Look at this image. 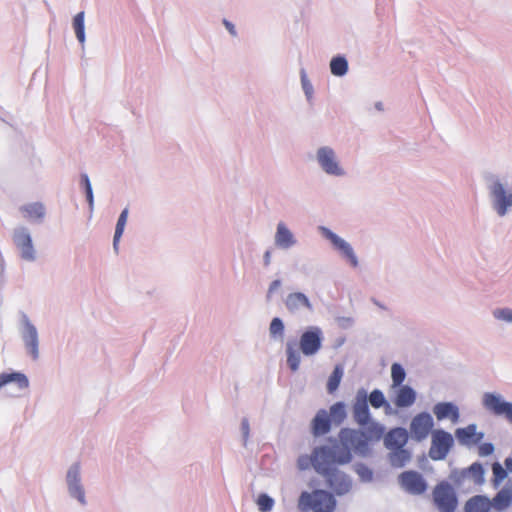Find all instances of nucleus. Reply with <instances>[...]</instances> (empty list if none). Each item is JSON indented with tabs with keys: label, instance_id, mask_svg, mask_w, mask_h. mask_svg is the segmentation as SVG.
Returning a JSON list of instances; mask_svg holds the SVG:
<instances>
[{
	"label": "nucleus",
	"instance_id": "1",
	"mask_svg": "<svg viewBox=\"0 0 512 512\" xmlns=\"http://www.w3.org/2000/svg\"><path fill=\"white\" fill-rule=\"evenodd\" d=\"M351 459V452L338 444L320 446L315 454L316 472L325 477L328 486L338 495L347 493L352 482L346 474L337 469V465L349 463Z\"/></svg>",
	"mask_w": 512,
	"mask_h": 512
},
{
	"label": "nucleus",
	"instance_id": "2",
	"mask_svg": "<svg viewBox=\"0 0 512 512\" xmlns=\"http://www.w3.org/2000/svg\"><path fill=\"white\" fill-rule=\"evenodd\" d=\"M352 412L354 421L361 427H365L370 438L379 440L384 435V427L371 421L370 410L367 402V391L361 388L357 391Z\"/></svg>",
	"mask_w": 512,
	"mask_h": 512
},
{
	"label": "nucleus",
	"instance_id": "3",
	"mask_svg": "<svg viewBox=\"0 0 512 512\" xmlns=\"http://www.w3.org/2000/svg\"><path fill=\"white\" fill-rule=\"evenodd\" d=\"M299 506L308 507L314 512H334L336 500L325 490H314L312 493L303 492L299 499Z\"/></svg>",
	"mask_w": 512,
	"mask_h": 512
},
{
	"label": "nucleus",
	"instance_id": "4",
	"mask_svg": "<svg viewBox=\"0 0 512 512\" xmlns=\"http://www.w3.org/2000/svg\"><path fill=\"white\" fill-rule=\"evenodd\" d=\"M482 405L492 415L504 417L512 424V403L505 401L500 394L493 392L484 393Z\"/></svg>",
	"mask_w": 512,
	"mask_h": 512
},
{
	"label": "nucleus",
	"instance_id": "5",
	"mask_svg": "<svg viewBox=\"0 0 512 512\" xmlns=\"http://www.w3.org/2000/svg\"><path fill=\"white\" fill-rule=\"evenodd\" d=\"M339 438L342 442V448H347L349 451V447L353 448L355 452L365 455L369 451L368 441L370 438L369 434L363 431L343 428L339 432Z\"/></svg>",
	"mask_w": 512,
	"mask_h": 512
},
{
	"label": "nucleus",
	"instance_id": "6",
	"mask_svg": "<svg viewBox=\"0 0 512 512\" xmlns=\"http://www.w3.org/2000/svg\"><path fill=\"white\" fill-rule=\"evenodd\" d=\"M433 500L440 512H454L458 504L456 493L447 482H441L435 486Z\"/></svg>",
	"mask_w": 512,
	"mask_h": 512
},
{
	"label": "nucleus",
	"instance_id": "7",
	"mask_svg": "<svg viewBox=\"0 0 512 512\" xmlns=\"http://www.w3.org/2000/svg\"><path fill=\"white\" fill-rule=\"evenodd\" d=\"M453 444L454 440L449 432L442 429L434 430L432 432L429 457L436 461L445 459Z\"/></svg>",
	"mask_w": 512,
	"mask_h": 512
},
{
	"label": "nucleus",
	"instance_id": "8",
	"mask_svg": "<svg viewBox=\"0 0 512 512\" xmlns=\"http://www.w3.org/2000/svg\"><path fill=\"white\" fill-rule=\"evenodd\" d=\"M434 426L432 416L427 412H421L415 415L410 423L411 437L421 442L425 440L429 434H432Z\"/></svg>",
	"mask_w": 512,
	"mask_h": 512
},
{
	"label": "nucleus",
	"instance_id": "9",
	"mask_svg": "<svg viewBox=\"0 0 512 512\" xmlns=\"http://www.w3.org/2000/svg\"><path fill=\"white\" fill-rule=\"evenodd\" d=\"M322 345V331L319 327H311L300 337V349L306 356L316 354Z\"/></svg>",
	"mask_w": 512,
	"mask_h": 512
},
{
	"label": "nucleus",
	"instance_id": "10",
	"mask_svg": "<svg viewBox=\"0 0 512 512\" xmlns=\"http://www.w3.org/2000/svg\"><path fill=\"white\" fill-rule=\"evenodd\" d=\"M401 487L410 494H422L427 489V484L422 475L416 471H405L399 475Z\"/></svg>",
	"mask_w": 512,
	"mask_h": 512
},
{
	"label": "nucleus",
	"instance_id": "11",
	"mask_svg": "<svg viewBox=\"0 0 512 512\" xmlns=\"http://www.w3.org/2000/svg\"><path fill=\"white\" fill-rule=\"evenodd\" d=\"M318 161L323 170L328 174L341 175L342 170L339 167L334 151L329 147H322L317 152Z\"/></svg>",
	"mask_w": 512,
	"mask_h": 512
},
{
	"label": "nucleus",
	"instance_id": "12",
	"mask_svg": "<svg viewBox=\"0 0 512 512\" xmlns=\"http://www.w3.org/2000/svg\"><path fill=\"white\" fill-rule=\"evenodd\" d=\"M324 234L326 238L331 241L334 247L350 262V264L353 267H357L358 260L350 244L328 229H324Z\"/></svg>",
	"mask_w": 512,
	"mask_h": 512
},
{
	"label": "nucleus",
	"instance_id": "13",
	"mask_svg": "<svg viewBox=\"0 0 512 512\" xmlns=\"http://www.w3.org/2000/svg\"><path fill=\"white\" fill-rule=\"evenodd\" d=\"M492 196L495 198V209L500 216H504L508 207L512 206V192L506 194L501 183L497 182L492 186Z\"/></svg>",
	"mask_w": 512,
	"mask_h": 512
},
{
	"label": "nucleus",
	"instance_id": "14",
	"mask_svg": "<svg viewBox=\"0 0 512 512\" xmlns=\"http://www.w3.org/2000/svg\"><path fill=\"white\" fill-rule=\"evenodd\" d=\"M13 240L16 246L21 250L24 259L32 260L34 258L32 240L26 229H16L13 234Z\"/></svg>",
	"mask_w": 512,
	"mask_h": 512
},
{
	"label": "nucleus",
	"instance_id": "15",
	"mask_svg": "<svg viewBox=\"0 0 512 512\" xmlns=\"http://www.w3.org/2000/svg\"><path fill=\"white\" fill-rule=\"evenodd\" d=\"M433 413L438 421L449 419L452 423H457L460 418L459 408L451 402H439L434 405Z\"/></svg>",
	"mask_w": 512,
	"mask_h": 512
},
{
	"label": "nucleus",
	"instance_id": "16",
	"mask_svg": "<svg viewBox=\"0 0 512 512\" xmlns=\"http://www.w3.org/2000/svg\"><path fill=\"white\" fill-rule=\"evenodd\" d=\"M408 441V432L405 428L391 429L384 438L385 446L389 449L403 448Z\"/></svg>",
	"mask_w": 512,
	"mask_h": 512
},
{
	"label": "nucleus",
	"instance_id": "17",
	"mask_svg": "<svg viewBox=\"0 0 512 512\" xmlns=\"http://www.w3.org/2000/svg\"><path fill=\"white\" fill-rule=\"evenodd\" d=\"M80 468L79 465L76 464L70 468L67 473V482L69 485V491L71 495L77 498L81 503H84V491L80 486V478H79Z\"/></svg>",
	"mask_w": 512,
	"mask_h": 512
},
{
	"label": "nucleus",
	"instance_id": "18",
	"mask_svg": "<svg viewBox=\"0 0 512 512\" xmlns=\"http://www.w3.org/2000/svg\"><path fill=\"white\" fill-rule=\"evenodd\" d=\"M285 306L291 313H295L302 308L312 310V304L308 297L301 292H293L288 294L285 299Z\"/></svg>",
	"mask_w": 512,
	"mask_h": 512
},
{
	"label": "nucleus",
	"instance_id": "19",
	"mask_svg": "<svg viewBox=\"0 0 512 512\" xmlns=\"http://www.w3.org/2000/svg\"><path fill=\"white\" fill-rule=\"evenodd\" d=\"M416 398V392L412 387L408 385L400 386L394 397V404L398 408H407L415 403Z\"/></svg>",
	"mask_w": 512,
	"mask_h": 512
},
{
	"label": "nucleus",
	"instance_id": "20",
	"mask_svg": "<svg viewBox=\"0 0 512 512\" xmlns=\"http://www.w3.org/2000/svg\"><path fill=\"white\" fill-rule=\"evenodd\" d=\"M455 436L461 444H477L483 438L482 433H477L476 425L470 424L464 428H458L455 431Z\"/></svg>",
	"mask_w": 512,
	"mask_h": 512
},
{
	"label": "nucleus",
	"instance_id": "21",
	"mask_svg": "<svg viewBox=\"0 0 512 512\" xmlns=\"http://www.w3.org/2000/svg\"><path fill=\"white\" fill-rule=\"evenodd\" d=\"M331 420L326 410L322 409L317 412L312 421V433L315 436L325 435L330 431Z\"/></svg>",
	"mask_w": 512,
	"mask_h": 512
},
{
	"label": "nucleus",
	"instance_id": "22",
	"mask_svg": "<svg viewBox=\"0 0 512 512\" xmlns=\"http://www.w3.org/2000/svg\"><path fill=\"white\" fill-rule=\"evenodd\" d=\"M460 480H470L474 485H481L484 482V469L478 462L473 463L470 467L463 470Z\"/></svg>",
	"mask_w": 512,
	"mask_h": 512
},
{
	"label": "nucleus",
	"instance_id": "23",
	"mask_svg": "<svg viewBox=\"0 0 512 512\" xmlns=\"http://www.w3.org/2000/svg\"><path fill=\"white\" fill-rule=\"evenodd\" d=\"M23 217L28 221H40L45 216V208L39 203H30L20 208Z\"/></svg>",
	"mask_w": 512,
	"mask_h": 512
},
{
	"label": "nucleus",
	"instance_id": "24",
	"mask_svg": "<svg viewBox=\"0 0 512 512\" xmlns=\"http://www.w3.org/2000/svg\"><path fill=\"white\" fill-rule=\"evenodd\" d=\"M275 243L281 248H289L294 245L295 240L291 231L286 225L280 222L277 226V232L275 235Z\"/></svg>",
	"mask_w": 512,
	"mask_h": 512
},
{
	"label": "nucleus",
	"instance_id": "25",
	"mask_svg": "<svg viewBox=\"0 0 512 512\" xmlns=\"http://www.w3.org/2000/svg\"><path fill=\"white\" fill-rule=\"evenodd\" d=\"M9 383H15L19 389H26L29 385L28 378L19 372L0 374V388Z\"/></svg>",
	"mask_w": 512,
	"mask_h": 512
},
{
	"label": "nucleus",
	"instance_id": "26",
	"mask_svg": "<svg viewBox=\"0 0 512 512\" xmlns=\"http://www.w3.org/2000/svg\"><path fill=\"white\" fill-rule=\"evenodd\" d=\"M367 402L375 409L383 407L386 414L392 413L391 405L387 402L384 393L379 389H374L367 395Z\"/></svg>",
	"mask_w": 512,
	"mask_h": 512
},
{
	"label": "nucleus",
	"instance_id": "27",
	"mask_svg": "<svg viewBox=\"0 0 512 512\" xmlns=\"http://www.w3.org/2000/svg\"><path fill=\"white\" fill-rule=\"evenodd\" d=\"M24 340L26 343L27 348L31 352V354L34 357H37V347H38V337H37V331L36 328L32 325L27 323L25 326V332H24Z\"/></svg>",
	"mask_w": 512,
	"mask_h": 512
},
{
	"label": "nucleus",
	"instance_id": "28",
	"mask_svg": "<svg viewBox=\"0 0 512 512\" xmlns=\"http://www.w3.org/2000/svg\"><path fill=\"white\" fill-rule=\"evenodd\" d=\"M410 452L403 448L392 449L389 458L390 462L395 467H402L410 460Z\"/></svg>",
	"mask_w": 512,
	"mask_h": 512
},
{
	"label": "nucleus",
	"instance_id": "29",
	"mask_svg": "<svg viewBox=\"0 0 512 512\" xmlns=\"http://www.w3.org/2000/svg\"><path fill=\"white\" fill-rule=\"evenodd\" d=\"M328 415L331 422L336 425L342 424L347 416L345 404L343 402L334 403L330 407V413Z\"/></svg>",
	"mask_w": 512,
	"mask_h": 512
},
{
	"label": "nucleus",
	"instance_id": "30",
	"mask_svg": "<svg viewBox=\"0 0 512 512\" xmlns=\"http://www.w3.org/2000/svg\"><path fill=\"white\" fill-rule=\"evenodd\" d=\"M488 505L484 497L474 496L466 502L465 512H485Z\"/></svg>",
	"mask_w": 512,
	"mask_h": 512
},
{
	"label": "nucleus",
	"instance_id": "31",
	"mask_svg": "<svg viewBox=\"0 0 512 512\" xmlns=\"http://www.w3.org/2000/svg\"><path fill=\"white\" fill-rule=\"evenodd\" d=\"M343 377V369L340 365H337L331 375L329 376L328 382H327V390L329 393H334L341 382V379Z\"/></svg>",
	"mask_w": 512,
	"mask_h": 512
},
{
	"label": "nucleus",
	"instance_id": "32",
	"mask_svg": "<svg viewBox=\"0 0 512 512\" xmlns=\"http://www.w3.org/2000/svg\"><path fill=\"white\" fill-rule=\"evenodd\" d=\"M331 73L335 76H343L348 70V63L344 57H334L330 62Z\"/></svg>",
	"mask_w": 512,
	"mask_h": 512
},
{
	"label": "nucleus",
	"instance_id": "33",
	"mask_svg": "<svg viewBox=\"0 0 512 512\" xmlns=\"http://www.w3.org/2000/svg\"><path fill=\"white\" fill-rule=\"evenodd\" d=\"M406 377V373L404 368L398 364L394 363L391 366V378H392V388L403 386Z\"/></svg>",
	"mask_w": 512,
	"mask_h": 512
},
{
	"label": "nucleus",
	"instance_id": "34",
	"mask_svg": "<svg viewBox=\"0 0 512 512\" xmlns=\"http://www.w3.org/2000/svg\"><path fill=\"white\" fill-rule=\"evenodd\" d=\"M127 217H128V210L124 209L118 218L116 229H115L114 240H113V245H114L115 249H117L119 240L123 234V231H124V228H125V225L127 222Z\"/></svg>",
	"mask_w": 512,
	"mask_h": 512
},
{
	"label": "nucleus",
	"instance_id": "35",
	"mask_svg": "<svg viewBox=\"0 0 512 512\" xmlns=\"http://www.w3.org/2000/svg\"><path fill=\"white\" fill-rule=\"evenodd\" d=\"M73 27L75 30V34L80 43H84L85 41V32H84V12H79L75 15L73 19Z\"/></svg>",
	"mask_w": 512,
	"mask_h": 512
},
{
	"label": "nucleus",
	"instance_id": "36",
	"mask_svg": "<svg viewBox=\"0 0 512 512\" xmlns=\"http://www.w3.org/2000/svg\"><path fill=\"white\" fill-rule=\"evenodd\" d=\"M300 361H301V358H300L299 352L296 351L292 345L288 344V346H287V364L293 372L298 370Z\"/></svg>",
	"mask_w": 512,
	"mask_h": 512
},
{
	"label": "nucleus",
	"instance_id": "37",
	"mask_svg": "<svg viewBox=\"0 0 512 512\" xmlns=\"http://www.w3.org/2000/svg\"><path fill=\"white\" fill-rule=\"evenodd\" d=\"M320 447H316L311 456H308V455H301L299 456L298 460H297V466L300 470H306L310 467V465H312L314 468H315V461H314V457H315V454L317 452V450L319 449Z\"/></svg>",
	"mask_w": 512,
	"mask_h": 512
},
{
	"label": "nucleus",
	"instance_id": "38",
	"mask_svg": "<svg viewBox=\"0 0 512 512\" xmlns=\"http://www.w3.org/2000/svg\"><path fill=\"white\" fill-rule=\"evenodd\" d=\"M257 505L262 512H268L273 508L274 500L267 494H260L257 498Z\"/></svg>",
	"mask_w": 512,
	"mask_h": 512
},
{
	"label": "nucleus",
	"instance_id": "39",
	"mask_svg": "<svg viewBox=\"0 0 512 512\" xmlns=\"http://www.w3.org/2000/svg\"><path fill=\"white\" fill-rule=\"evenodd\" d=\"M270 334L272 336H283L284 333V324L282 320L278 317L272 319L269 327Z\"/></svg>",
	"mask_w": 512,
	"mask_h": 512
},
{
	"label": "nucleus",
	"instance_id": "40",
	"mask_svg": "<svg viewBox=\"0 0 512 512\" xmlns=\"http://www.w3.org/2000/svg\"><path fill=\"white\" fill-rule=\"evenodd\" d=\"M81 184L84 187L87 201H88L90 207L92 208L93 207V192H92L90 180L86 174L81 175Z\"/></svg>",
	"mask_w": 512,
	"mask_h": 512
},
{
	"label": "nucleus",
	"instance_id": "41",
	"mask_svg": "<svg viewBox=\"0 0 512 512\" xmlns=\"http://www.w3.org/2000/svg\"><path fill=\"white\" fill-rule=\"evenodd\" d=\"M492 471H493L495 482H500V481L504 480L507 476L506 470L498 462L493 464Z\"/></svg>",
	"mask_w": 512,
	"mask_h": 512
},
{
	"label": "nucleus",
	"instance_id": "42",
	"mask_svg": "<svg viewBox=\"0 0 512 512\" xmlns=\"http://www.w3.org/2000/svg\"><path fill=\"white\" fill-rule=\"evenodd\" d=\"M494 316L497 319L512 321V311L510 309H498L494 311Z\"/></svg>",
	"mask_w": 512,
	"mask_h": 512
},
{
	"label": "nucleus",
	"instance_id": "43",
	"mask_svg": "<svg viewBox=\"0 0 512 512\" xmlns=\"http://www.w3.org/2000/svg\"><path fill=\"white\" fill-rule=\"evenodd\" d=\"M281 286V281L280 280H274L270 286H269V289H268V293H267V297L270 298L271 295Z\"/></svg>",
	"mask_w": 512,
	"mask_h": 512
},
{
	"label": "nucleus",
	"instance_id": "44",
	"mask_svg": "<svg viewBox=\"0 0 512 512\" xmlns=\"http://www.w3.org/2000/svg\"><path fill=\"white\" fill-rule=\"evenodd\" d=\"M493 452L492 444H484L480 447V454L483 456L489 455Z\"/></svg>",
	"mask_w": 512,
	"mask_h": 512
},
{
	"label": "nucleus",
	"instance_id": "45",
	"mask_svg": "<svg viewBox=\"0 0 512 512\" xmlns=\"http://www.w3.org/2000/svg\"><path fill=\"white\" fill-rule=\"evenodd\" d=\"M496 500L499 501V502L502 501V500H505L506 503H509L510 500H511V495H510L509 492L502 491V492L498 493V495L496 497Z\"/></svg>",
	"mask_w": 512,
	"mask_h": 512
},
{
	"label": "nucleus",
	"instance_id": "46",
	"mask_svg": "<svg viewBox=\"0 0 512 512\" xmlns=\"http://www.w3.org/2000/svg\"><path fill=\"white\" fill-rule=\"evenodd\" d=\"M224 24L226 26V28L229 30V32L232 34V35H235L236 32H235V27L233 24H231L230 22L224 20Z\"/></svg>",
	"mask_w": 512,
	"mask_h": 512
},
{
	"label": "nucleus",
	"instance_id": "47",
	"mask_svg": "<svg viewBox=\"0 0 512 512\" xmlns=\"http://www.w3.org/2000/svg\"><path fill=\"white\" fill-rule=\"evenodd\" d=\"M358 472L362 475V476H365L366 474L368 475V478H371L372 476V472L370 470H368L366 467H361Z\"/></svg>",
	"mask_w": 512,
	"mask_h": 512
},
{
	"label": "nucleus",
	"instance_id": "48",
	"mask_svg": "<svg viewBox=\"0 0 512 512\" xmlns=\"http://www.w3.org/2000/svg\"><path fill=\"white\" fill-rule=\"evenodd\" d=\"M264 264L268 266L270 264V251H266L264 255Z\"/></svg>",
	"mask_w": 512,
	"mask_h": 512
},
{
	"label": "nucleus",
	"instance_id": "49",
	"mask_svg": "<svg viewBox=\"0 0 512 512\" xmlns=\"http://www.w3.org/2000/svg\"><path fill=\"white\" fill-rule=\"evenodd\" d=\"M505 465H506L508 470L512 471V459L511 458H507L505 460Z\"/></svg>",
	"mask_w": 512,
	"mask_h": 512
},
{
	"label": "nucleus",
	"instance_id": "50",
	"mask_svg": "<svg viewBox=\"0 0 512 512\" xmlns=\"http://www.w3.org/2000/svg\"><path fill=\"white\" fill-rule=\"evenodd\" d=\"M242 427H243V430H244L245 434H248V428H249V427H248V422H247V420H244V421L242 422Z\"/></svg>",
	"mask_w": 512,
	"mask_h": 512
},
{
	"label": "nucleus",
	"instance_id": "51",
	"mask_svg": "<svg viewBox=\"0 0 512 512\" xmlns=\"http://www.w3.org/2000/svg\"><path fill=\"white\" fill-rule=\"evenodd\" d=\"M303 85H304V89H305V91H306V94H307V95H309V94H310L311 87L307 86L305 81H303Z\"/></svg>",
	"mask_w": 512,
	"mask_h": 512
}]
</instances>
